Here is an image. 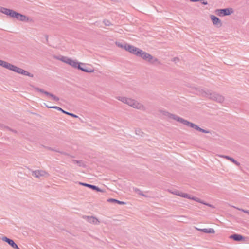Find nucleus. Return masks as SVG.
Masks as SVG:
<instances>
[{
  "label": "nucleus",
  "mask_w": 249,
  "mask_h": 249,
  "mask_svg": "<svg viewBox=\"0 0 249 249\" xmlns=\"http://www.w3.org/2000/svg\"><path fill=\"white\" fill-rule=\"evenodd\" d=\"M160 114L165 117L167 118L173 119L177 121L179 123H181L185 125L193 128L198 131L204 133H209L210 131L209 130H205L199 127L198 125L195 124L194 123L189 122L188 121L183 119L181 117L178 116V115L174 114H172L166 110H160Z\"/></svg>",
  "instance_id": "nucleus-1"
},
{
  "label": "nucleus",
  "mask_w": 249,
  "mask_h": 249,
  "mask_svg": "<svg viewBox=\"0 0 249 249\" xmlns=\"http://www.w3.org/2000/svg\"><path fill=\"white\" fill-rule=\"evenodd\" d=\"M195 91L196 94L217 103H222L225 100V97L222 95L210 90L197 87L195 88Z\"/></svg>",
  "instance_id": "nucleus-2"
},
{
  "label": "nucleus",
  "mask_w": 249,
  "mask_h": 249,
  "mask_svg": "<svg viewBox=\"0 0 249 249\" xmlns=\"http://www.w3.org/2000/svg\"><path fill=\"white\" fill-rule=\"evenodd\" d=\"M54 58L70 65L72 68L80 70L82 71L89 73L93 72L92 70L83 68L81 66V65H85V63L79 62L77 60L72 59L68 57L60 55L59 56H54Z\"/></svg>",
  "instance_id": "nucleus-3"
},
{
  "label": "nucleus",
  "mask_w": 249,
  "mask_h": 249,
  "mask_svg": "<svg viewBox=\"0 0 249 249\" xmlns=\"http://www.w3.org/2000/svg\"><path fill=\"white\" fill-rule=\"evenodd\" d=\"M116 98L118 100L127 104L128 106L134 108L142 111H145L146 110L145 107L142 103L133 98L124 96H117Z\"/></svg>",
  "instance_id": "nucleus-4"
},
{
  "label": "nucleus",
  "mask_w": 249,
  "mask_h": 249,
  "mask_svg": "<svg viewBox=\"0 0 249 249\" xmlns=\"http://www.w3.org/2000/svg\"><path fill=\"white\" fill-rule=\"evenodd\" d=\"M0 66L18 74L28 76L30 77H33L34 76L33 74L28 71L2 60H0Z\"/></svg>",
  "instance_id": "nucleus-5"
},
{
  "label": "nucleus",
  "mask_w": 249,
  "mask_h": 249,
  "mask_svg": "<svg viewBox=\"0 0 249 249\" xmlns=\"http://www.w3.org/2000/svg\"><path fill=\"white\" fill-rule=\"evenodd\" d=\"M138 56L141 57L142 59L150 64L155 65L160 64V61L157 58L142 50L141 51V53H139Z\"/></svg>",
  "instance_id": "nucleus-6"
},
{
  "label": "nucleus",
  "mask_w": 249,
  "mask_h": 249,
  "mask_svg": "<svg viewBox=\"0 0 249 249\" xmlns=\"http://www.w3.org/2000/svg\"><path fill=\"white\" fill-rule=\"evenodd\" d=\"M169 192L173 194L176 195L177 196H178L182 197L187 198L189 199H192V200H195L198 202H201V199H200L199 198L193 196L189 195L186 193H183V192H180L178 190H176L173 191H169Z\"/></svg>",
  "instance_id": "nucleus-7"
},
{
  "label": "nucleus",
  "mask_w": 249,
  "mask_h": 249,
  "mask_svg": "<svg viewBox=\"0 0 249 249\" xmlns=\"http://www.w3.org/2000/svg\"><path fill=\"white\" fill-rule=\"evenodd\" d=\"M32 175L35 178H38L41 177L48 178L50 176L47 171L43 170L32 171Z\"/></svg>",
  "instance_id": "nucleus-8"
},
{
  "label": "nucleus",
  "mask_w": 249,
  "mask_h": 249,
  "mask_svg": "<svg viewBox=\"0 0 249 249\" xmlns=\"http://www.w3.org/2000/svg\"><path fill=\"white\" fill-rule=\"evenodd\" d=\"M233 10L231 8H228L222 9H216L215 13L219 16L223 17L224 16L230 15L233 13Z\"/></svg>",
  "instance_id": "nucleus-9"
},
{
  "label": "nucleus",
  "mask_w": 249,
  "mask_h": 249,
  "mask_svg": "<svg viewBox=\"0 0 249 249\" xmlns=\"http://www.w3.org/2000/svg\"><path fill=\"white\" fill-rule=\"evenodd\" d=\"M142 50L133 45L128 44L126 51L138 56Z\"/></svg>",
  "instance_id": "nucleus-10"
},
{
  "label": "nucleus",
  "mask_w": 249,
  "mask_h": 249,
  "mask_svg": "<svg viewBox=\"0 0 249 249\" xmlns=\"http://www.w3.org/2000/svg\"><path fill=\"white\" fill-rule=\"evenodd\" d=\"M210 18L213 25L217 28H220L222 26V23L221 20L214 15H211Z\"/></svg>",
  "instance_id": "nucleus-11"
},
{
  "label": "nucleus",
  "mask_w": 249,
  "mask_h": 249,
  "mask_svg": "<svg viewBox=\"0 0 249 249\" xmlns=\"http://www.w3.org/2000/svg\"><path fill=\"white\" fill-rule=\"evenodd\" d=\"M1 239L3 241L7 243L14 249H20V248L18 246L13 240L10 239L6 236H3L1 238Z\"/></svg>",
  "instance_id": "nucleus-12"
},
{
  "label": "nucleus",
  "mask_w": 249,
  "mask_h": 249,
  "mask_svg": "<svg viewBox=\"0 0 249 249\" xmlns=\"http://www.w3.org/2000/svg\"><path fill=\"white\" fill-rule=\"evenodd\" d=\"M45 105L46 106V107H47V108H54V109H56L59 111H62L63 113H65L66 114H67V115H69L71 116H72L74 118H78V116L75 114H74L73 113H69V112H68L64 110H63L61 108L58 107H57V106H49L48 105H47L46 104H45Z\"/></svg>",
  "instance_id": "nucleus-13"
},
{
  "label": "nucleus",
  "mask_w": 249,
  "mask_h": 249,
  "mask_svg": "<svg viewBox=\"0 0 249 249\" xmlns=\"http://www.w3.org/2000/svg\"><path fill=\"white\" fill-rule=\"evenodd\" d=\"M0 12L1 13L10 16L11 17H13L14 14H15V11L13 10H11L10 9H8L5 7H0Z\"/></svg>",
  "instance_id": "nucleus-14"
},
{
  "label": "nucleus",
  "mask_w": 249,
  "mask_h": 249,
  "mask_svg": "<svg viewBox=\"0 0 249 249\" xmlns=\"http://www.w3.org/2000/svg\"><path fill=\"white\" fill-rule=\"evenodd\" d=\"M13 18H15L21 21H26L28 20V18L26 16L17 13L15 11Z\"/></svg>",
  "instance_id": "nucleus-15"
},
{
  "label": "nucleus",
  "mask_w": 249,
  "mask_h": 249,
  "mask_svg": "<svg viewBox=\"0 0 249 249\" xmlns=\"http://www.w3.org/2000/svg\"><path fill=\"white\" fill-rule=\"evenodd\" d=\"M85 218L89 223L94 225H98L100 223L99 220L94 216H86Z\"/></svg>",
  "instance_id": "nucleus-16"
},
{
  "label": "nucleus",
  "mask_w": 249,
  "mask_h": 249,
  "mask_svg": "<svg viewBox=\"0 0 249 249\" xmlns=\"http://www.w3.org/2000/svg\"><path fill=\"white\" fill-rule=\"evenodd\" d=\"M79 184L81 185L89 187V188H90L93 190H95L98 192H103V191L102 190H101V189L98 188L97 186H95V185L87 184V183H82V182H79Z\"/></svg>",
  "instance_id": "nucleus-17"
},
{
  "label": "nucleus",
  "mask_w": 249,
  "mask_h": 249,
  "mask_svg": "<svg viewBox=\"0 0 249 249\" xmlns=\"http://www.w3.org/2000/svg\"><path fill=\"white\" fill-rule=\"evenodd\" d=\"M231 239H233L235 241H245V238L240 234H234L230 236Z\"/></svg>",
  "instance_id": "nucleus-18"
},
{
  "label": "nucleus",
  "mask_w": 249,
  "mask_h": 249,
  "mask_svg": "<svg viewBox=\"0 0 249 249\" xmlns=\"http://www.w3.org/2000/svg\"><path fill=\"white\" fill-rule=\"evenodd\" d=\"M196 228L198 231H202L204 233H215V231H214V229H212V228H209V229H207V228L198 229L197 228Z\"/></svg>",
  "instance_id": "nucleus-19"
},
{
  "label": "nucleus",
  "mask_w": 249,
  "mask_h": 249,
  "mask_svg": "<svg viewBox=\"0 0 249 249\" xmlns=\"http://www.w3.org/2000/svg\"><path fill=\"white\" fill-rule=\"evenodd\" d=\"M35 89L36 91L42 93L50 98H51L52 96H53V94L50 93L47 91H46L44 90L43 89H42L39 88L35 87Z\"/></svg>",
  "instance_id": "nucleus-20"
},
{
  "label": "nucleus",
  "mask_w": 249,
  "mask_h": 249,
  "mask_svg": "<svg viewBox=\"0 0 249 249\" xmlns=\"http://www.w3.org/2000/svg\"><path fill=\"white\" fill-rule=\"evenodd\" d=\"M116 45L123 49H124L126 51L127 48L128 47V44L125 43V42H116Z\"/></svg>",
  "instance_id": "nucleus-21"
},
{
  "label": "nucleus",
  "mask_w": 249,
  "mask_h": 249,
  "mask_svg": "<svg viewBox=\"0 0 249 249\" xmlns=\"http://www.w3.org/2000/svg\"><path fill=\"white\" fill-rule=\"evenodd\" d=\"M72 161L74 164H77L78 166L79 167H84L86 166L85 163L82 160H72Z\"/></svg>",
  "instance_id": "nucleus-22"
},
{
  "label": "nucleus",
  "mask_w": 249,
  "mask_h": 249,
  "mask_svg": "<svg viewBox=\"0 0 249 249\" xmlns=\"http://www.w3.org/2000/svg\"><path fill=\"white\" fill-rule=\"evenodd\" d=\"M107 201L109 202H115V203H117L119 204H121V205H123V204H125V203L124 202H123V201H120L119 200H116V199H113V198H110V199H108L107 200Z\"/></svg>",
  "instance_id": "nucleus-23"
},
{
  "label": "nucleus",
  "mask_w": 249,
  "mask_h": 249,
  "mask_svg": "<svg viewBox=\"0 0 249 249\" xmlns=\"http://www.w3.org/2000/svg\"><path fill=\"white\" fill-rule=\"evenodd\" d=\"M134 191L137 193L138 194L140 195H141L142 196H145L146 197L147 196L146 195H145L140 189H138V188H135L134 189Z\"/></svg>",
  "instance_id": "nucleus-24"
},
{
  "label": "nucleus",
  "mask_w": 249,
  "mask_h": 249,
  "mask_svg": "<svg viewBox=\"0 0 249 249\" xmlns=\"http://www.w3.org/2000/svg\"><path fill=\"white\" fill-rule=\"evenodd\" d=\"M135 133L136 135L140 136H143L144 135V133L141 131L140 129H137L135 130Z\"/></svg>",
  "instance_id": "nucleus-25"
},
{
  "label": "nucleus",
  "mask_w": 249,
  "mask_h": 249,
  "mask_svg": "<svg viewBox=\"0 0 249 249\" xmlns=\"http://www.w3.org/2000/svg\"><path fill=\"white\" fill-rule=\"evenodd\" d=\"M230 160L237 166H240V163L237 160H235L233 158L231 157Z\"/></svg>",
  "instance_id": "nucleus-26"
},
{
  "label": "nucleus",
  "mask_w": 249,
  "mask_h": 249,
  "mask_svg": "<svg viewBox=\"0 0 249 249\" xmlns=\"http://www.w3.org/2000/svg\"><path fill=\"white\" fill-rule=\"evenodd\" d=\"M233 207H234V208H236V209L239 210V211H241L244 213H248L249 215V211L248 210H244V209H241V208H237L235 206H233Z\"/></svg>",
  "instance_id": "nucleus-27"
},
{
  "label": "nucleus",
  "mask_w": 249,
  "mask_h": 249,
  "mask_svg": "<svg viewBox=\"0 0 249 249\" xmlns=\"http://www.w3.org/2000/svg\"><path fill=\"white\" fill-rule=\"evenodd\" d=\"M51 98L55 101H58L59 100V98L54 94L52 96Z\"/></svg>",
  "instance_id": "nucleus-28"
},
{
  "label": "nucleus",
  "mask_w": 249,
  "mask_h": 249,
  "mask_svg": "<svg viewBox=\"0 0 249 249\" xmlns=\"http://www.w3.org/2000/svg\"><path fill=\"white\" fill-rule=\"evenodd\" d=\"M219 157H221V158H225L227 160H230V159L231 158V157L229 156H226V155H218Z\"/></svg>",
  "instance_id": "nucleus-29"
},
{
  "label": "nucleus",
  "mask_w": 249,
  "mask_h": 249,
  "mask_svg": "<svg viewBox=\"0 0 249 249\" xmlns=\"http://www.w3.org/2000/svg\"><path fill=\"white\" fill-rule=\"evenodd\" d=\"M219 157H221V158H225L227 160H230V159L231 158V157L229 156H226V155H218Z\"/></svg>",
  "instance_id": "nucleus-30"
},
{
  "label": "nucleus",
  "mask_w": 249,
  "mask_h": 249,
  "mask_svg": "<svg viewBox=\"0 0 249 249\" xmlns=\"http://www.w3.org/2000/svg\"><path fill=\"white\" fill-rule=\"evenodd\" d=\"M81 66L83 68H87V69H91V70H92L93 71V72H94V70L93 68L92 67H89L88 66H87L86 64H85V65H81Z\"/></svg>",
  "instance_id": "nucleus-31"
},
{
  "label": "nucleus",
  "mask_w": 249,
  "mask_h": 249,
  "mask_svg": "<svg viewBox=\"0 0 249 249\" xmlns=\"http://www.w3.org/2000/svg\"><path fill=\"white\" fill-rule=\"evenodd\" d=\"M104 23L106 26H109L111 25L110 21L108 20H104Z\"/></svg>",
  "instance_id": "nucleus-32"
},
{
  "label": "nucleus",
  "mask_w": 249,
  "mask_h": 249,
  "mask_svg": "<svg viewBox=\"0 0 249 249\" xmlns=\"http://www.w3.org/2000/svg\"><path fill=\"white\" fill-rule=\"evenodd\" d=\"M200 203H202V204H204V205H207V206H209V207H210L214 208V207H213V206H212V205H211V204H208V203H206L203 202V201H202L201 200V202H200Z\"/></svg>",
  "instance_id": "nucleus-33"
},
{
  "label": "nucleus",
  "mask_w": 249,
  "mask_h": 249,
  "mask_svg": "<svg viewBox=\"0 0 249 249\" xmlns=\"http://www.w3.org/2000/svg\"><path fill=\"white\" fill-rule=\"evenodd\" d=\"M192 2H197V1H202L203 0H190Z\"/></svg>",
  "instance_id": "nucleus-34"
},
{
  "label": "nucleus",
  "mask_w": 249,
  "mask_h": 249,
  "mask_svg": "<svg viewBox=\"0 0 249 249\" xmlns=\"http://www.w3.org/2000/svg\"><path fill=\"white\" fill-rule=\"evenodd\" d=\"M203 1H202V3L204 5H207L208 4V2L207 1H203Z\"/></svg>",
  "instance_id": "nucleus-35"
}]
</instances>
